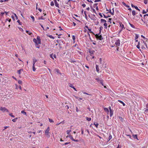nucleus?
<instances>
[{
  "mask_svg": "<svg viewBox=\"0 0 148 148\" xmlns=\"http://www.w3.org/2000/svg\"><path fill=\"white\" fill-rule=\"evenodd\" d=\"M50 128L49 127H48L47 128V129L45 131V134L46 135V136L48 138H49L50 136Z\"/></svg>",
  "mask_w": 148,
  "mask_h": 148,
  "instance_id": "1",
  "label": "nucleus"
},
{
  "mask_svg": "<svg viewBox=\"0 0 148 148\" xmlns=\"http://www.w3.org/2000/svg\"><path fill=\"white\" fill-rule=\"evenodd\" d=\"M0 110L3 112H8L9 110L5 107H1L0 108Z\"/></svg>",
  "mask_w": 148,
  "mask_h": 148,
  "instance_id": "2",
  "label": "nucleus"
},
{
  "mask_svg": "<svg viewBox=\"0 0 148 148\" xmlns=\"http://www.w3.org/2000/svg\"><path fill=\"white\" fill-rule=\"evenodd\" d=\"M140 23L142 25H144L146 23H147L146 21H144V20L141 18V20L140 21Z\"/></svg>",
  "mask_w": 148,
  "mask_h": 148,
  "instance_id": "3",
  "label": "nucleus"
},
{
  "mask_svg": "<svg viewBox=\"0 0 148 148\" xmlns=\"http://www.w3.org/2000/svg\"><path fill=\"white\" fill-rule=\"evenodd\" d=\"M143 18L144 20V21L147 22V21L148 19V14L144 15V16Z\"/></svg>",
  "mask_w": 148,
  "mask_h": 148,
  "instance_id": "4",
  "label": "nucleus"
},
{
  "mask_svg": "<svg viewBox=\"0 0 148 148\" xmlns=\"http://www.w3.org/2000/svg\"><path fill=\"white\" fill-rule=\"evenodd\" d=\"M119 24L120 25V26L121 28L119 32H121L122 31L123 29L124 28H124V25L122 23H121V22Z\"/></svg>",
  "mask_w": 148,
  "mask_h": 148,
  "instance_id": "5",
  "label": "nucleus"
},
{
  "mask_svg": "<svg viewBox=\"0 0 148 148\" xmlns=\"http://www.w3.org/2000/svg\"><path fill=\"white\" fill-rule=\"evenodd\" d=\"M95 36L97 39H98L100 40H102V36L101 35H99V34H96Z\"/></svg>",
  "mask_w": 148,
  "mask_h": 148,
  "instance_id": "6",
  "label": "nucleus"
},
{
  "mask_svg": "<svg viewBox=\"0 0 148 148\" xmlns=\"http://www.w3.org/2000/svg\"><path fill=\"white\" fill-rule=\"evenodd\" d=\"M115 44L116 46H119L120 45V40L119 39L117 40L115 42Z\"/></svg>",
  "mask_w": 148,
  "mask_h": 148,
  "instance_id": "7",
  "label": "nucleus"
},
{
  "mask_svg": "<svg viewBox=\"0 0 148 148\" xmlns=\"http://www.w3.org/2000/svg\"><path fill=\"white\" fill-rule=\"evenodd\" d=\"M54 2V3L55 4V5L56 7H58V8H59V4L57 2L56 0H53Z\"/></svg>",
  "mask_w": 148,
  "mask_h": 148,
  "instance_id": "8",
  "label": "nucleus"
},
{
  "mask_svg": "<svg viewBox=\"0 0 148 148\" xmlns=\"http://www.w3.org/2000/svg\"><path fill=\"white\" fill-rule=\"evenodd\" d=\"M85 27L86 28L88 29V30L89 31V32L90 33H93V32L92 31H91V28H89L88 27L87 25H85Z\"/></svg>",
  "mask_w": 148,
  "mask_h": 148,
  "instance_id": "9",
  "label": "nucleus"
},
{
  "mask_svg": "<svg viewBox=\"0 0 148 148\" xmlns=\"http://www.w3.org/2000/svg\"><path fill=\"white\" fill-rule=\"evenodd\" d=\"M109 109L110 113V116L111 117L113 115V111L111 109V107H110Z\"/></svg>",
  "mask_w": 148,
  "mask_h": 148,
  "instance_id": "10",
  "label": "nucleus"
},
{
  "mask_svg": "<svg viewBox=\"0 0 148 148\" xmlns=\"http://www.w3.org/2000/svg\"><path fill=\"white\" fill-rule=\"evenodd\" d=\"M37 61V60L36 59V58L34 57L33 58V65H35L36 62Z\"/></svg>",
  "mask_w": 148,
  "mask_h": 148,
  "instance_id": "11",
  "label": "nucleus"
},
{
  "mask_svg": "<svg viewBox=\"0 0 148 148\" xmlns=\"http://www.w3.org/2000/svg\"><path fill=\"white\" fill-rule=\"evenodd\" d=\"M131 6L132 7L134 8L136 10L140 11V10L138 8V7L137 6L134 5L133 4H132Z\"/></svg>",
  "mask_w": 148,
  "mask_h": 148,
  "instance_id": "12",
  "label": "nucleus"
},
{
  "mask_svg": "<svg viewBox=\"0 0 148 148\" xmlns=\"http://www.w3.org/2000/svg\"><path fill=\"white\" fill-rule=\"evenodd\" d=\"M96 70L97 72L98 73L99 72V67L98 65H96Z\"/></svg>",
  "mask_w": 148,
  "mask_h": 148,
  "instance_id": "13",
  "label": "nucleus"
},
{
  "mask_svg": "<svg viewBox=\"0 0 148 148\" xmlns=\"http://www.w3.org/2000/svg\"><path fill=\"white\" fill-rule=\"evenodd\" d=\"M140 45H141V43L140 42H139L138 43V45H136L137 48L138 49L140 48Z\"/></svg>",
  "mask_w": 148,
  "mask_h": 148,
  "instance_id": "14",
  "label": "nucleus"
},
{
  "mask_svg": "<svg viewBox=\"0 0 148 148\" xmlns=\"http://www.w3.org/2000/svg\"><path fill=\"white\" fill-rule=\"evenodd\" d=\"M95 51H89V53H90V55L91 56H93L94 55V53L93 52H94Z\"/></svg>",
  "mask_w": 148,
  "mask_h": 148,
  "instance_id": "15",
  "label": "nucleus"
},
{
  "mask_svg": "<svg viewBox=\"0 0 148 148\" xmlns=\"http://www.w3.org/2000/svg\"><path fill=\"white\" fill-rule=\"evenodd\" d=\"M118 101L121 103H122L123 106H125V103L123 101L120 100H118Z\"/></svg>",
  "mask_w": 148,
  "mask_h": 148,
  "instance_id": "16",
  "label": "nucleus"
},
{
  "mask_svg": "<svg viewBox=\"0 0 148 148\" xmlns=\"http://www.w3.org/2000/svg\"><path fill=\"white\" fill-rule=\"evenodd\" d=\"M26 32L28 34H29V35H31L32 34V33L30 32V31H28V30H26Z\"/></svg>",
  "mask_w": 148,
  "mask_h": 148,
  "instance_id": "17",
  "label": "nucleus"
},
{
  "mask_svg": "<svg viewBox=\"0 0 148 148\" xmlns=\"http://www.w3.org/2000/svg\"><path fill=\"white\" fill-rule=\"evenodd\" d=\"M101 23H106V21L104 19H101Z\"/></svg>",
  "mask_w": 148,
  "mask_h": 148,
  "instance_id": "18",
  "label": "nucleus"
},
{
  "mask_svg": "<svg viewBox=\"0 0 148 148\" xmlns=\"http://www.w3.org/2000/svg\"><path fill=\"white\" fill-rule=\"evenodd\" d=\"M23 69H21L20 70H18L17 71V73L18 74L20 75L21 74V71H23Z\"/></svg>",
  "mask_w": 148,
  "mask_h": 148,
  "instance_id": "19",
  "label": "nucleus"
},
{
  "mask_svg": "<svg viewBox=\"0 0 148 148\" xmlns=\"http://www.w3.org/2000/svg\"><path fill=\"white\" fill-rule=\"evenodd\" d=\"M129 24L130 25V26L132 27V28H134V29H136L135 27V26L133 25V24L130 23H129Z\"/></svg>",
  "mask_w": 148,
  "mask_h": 148,
  "instance_id": "20",
  "label": "nucleus"
},
{
  "mask_svg": "<svg viewBox=\"0 0 148 148\" xmlns=\"http://www.w3.org/2000/svg\"><path fill=\"white\" fill-rule=\"evenodd\" d=\"M21 113L24 114L25 116H27V113L25 112L24 110H22L21 111Z\"/></svg>",
  "mask_w": 148,
  "mask_h": 148,
  "instance_id": "21",
  "label": "nucleus"
},
{
  "mask_svg": "<svg viewBox=\"0 0 148 148\" xmlns=\"http://www.w3.org/2000/svg\"><path fill=\"white\" fill-rule=\"evenodd\" d=\"M104 110L106 112H107V113H108L109 112V111L108 109L106 108H104Z\"/></svg>",
  "mask_w": 148,
  "mask_h": 148,
  "instance_id": "22",
  "label": "nucleus"
},
{
  "mask_svg": "<svg viewBox=\"0 0 148 148\" xmlns=\"http://www.w3.org/2000/svg\"><path fill=\"white\" fill-rule=\"evenodd\" d=\"M45 19V18H43V16H41L40 17H39L38 18V20H44Z\"/></svg>",
  "mask_w": 148,
  "mask_h": 148,
  "instance_id": "23",
  "label": "nucleus"
},
{
  "mask_svg": "<svg viewBox=\"0 0 148 148\" xmlns=\"http://www.w3.org/2000/svg\"><path fill=\"white\" fill-rule=\"evenodd\" d=\"M134 137V138H136V139L137 140H138V136H137V134H135V135H132Z\"/></svg>",
  "mask_w": 148,
  "mask_h": 148,
  "instance_id": "24",
  "label": "nucleus"
},
{
  "mask_svg": "<svg viewBox=\"0 0 148 148\" xmlns=\"http://www.w3.org/2000/svg\"><path fill=\"white\" fill-rule=\"evenodd\" d=\"M35 65H33L32 70L34 71H36V69L35 68Z\"/></svg>",
  "mask_w": 148,
  "mask_h": 148,
  "instance_id": "25",
  "label": "nucleus"
},
{
  "mask_svg": "<svg viewBox=\"0 0 148 148\" xmlns=\"http://www.w3.org/2000/svg\"><path fill=\"white\" fill-rule=\"evenodd\" d=\"M86 119L88 121H90L91 120V119L90 118H88L87 117H86Z\"/></svg>",
  "mask_w": 148,
  "mask_h": 148,
  "instance_id": "26",
  "label": "nucleus"
},
{
  "mask_svg": "<svg viewBox=\"0 0 148 148\" xmlns=\"http://www.w3.org/2000/svg\"><path fill=\"white\" fill-rule=\"evenodd\" d=\"M49 122L51 123H53L54 122L50 118L49 119Z\"/></svg>",
  "mask_w": 148,
  "mask_h": 148,
  "instance_id": "27",
  "label": "nucleus"
},
{
  "mask_svg": "<svg viewBox=\"0 0 148 148\" xmlns=\"http://www.w3.org/2000/svg\"><path fill=\"white\" fill-rule=\"evenodd\" d=\"M33 41V42H34L36 45L38 44L37 40L35 38L34 39Z\"/></svg>",
  "mask_w": 148,
  "mask_h": 148,
  "instance_id": "28",
  "label": "nucleus"
},
{
  "mask_svg": "<svg viewBox=\"0 0 148 148\" xmlns=\"http://www.w3.org/2000/svg\"><path fill=\"white\" fill-rule=\"evenodd\" d=\"M148 11V10L147 9L146 10V11L144 10L143 11V14H146Z\"/></svg>",
  "mask_w": 148,
  "mask_h": 148,
  "instance_id": "29",
  "label": "nucleus"
},
{
  "mask_svg": "<svg viewBox=\"0 0 148 148\" xmlns=\"http://www.w3.org/2000/svg\"><path fill=\"white\" fill-rule=\"evenodd\" d=\"M112 138V135L111 134H110L109 136L108 141L110 140Z\"/></svg>",
  "mask_w": 148,
  "mask_h": 148,
  "instance_id": "30",
  "label": "nucleus"
},
{
  "mask_svg": "<svg viewBox=\"0 0 148 148\" xmlns=\"http://www.w3.org/2000/svg\"><path fill=\"white\" fill-rule=\"evenodd\" d=\"M132 15L134 16L136 14V12L134 10H133L132 12Z\"/></svg>",
  "mask_w": 148,
  "mask_h": 148,
  "instance_id": "31",
  "label": "nucleus"
},
{
  "mask_svg": "<svg viewBox=\"0 0 148 148\" xmlns=\"http://www.w3.org/2000/svg\"><path fill=\"white\" fill-rule=\"evenodd\" d=\"M94 125L96 127V128L98 127V126L99 125V124L98 123H94Z\"/></svg>",
  "mask_w": 148,
  "mask_h": 148,
  "instance_id": "32",
  "label": "nucleus"
},
{
  "mask_svg": "<svg viewBox=\"0 0 148 148\" xmlns=\"http://www.w3.org/2000/svg\"><path fill=\"white\" fill-rule=\"evenodd\" d=\"M71 131V130H67L66 131V133L68 134H69L70 132Z\"/></svg>",
  "mask_w": 148,
  "mask_h": 148,
  "instance_id": "33",
  "label": "nucleus"
},
{
  "mask_svg": "<svg viewBox=\"0 0 148 148\" xmlns=\"http://www.w3.org/2000/svg\"><path fill=\"white\" fill-rule=\"evenodd\" d=\"M103 25L105 27V29H107V23H105Z\"/></svg>",
  "mask_w": 148,
  "mask_h": 148,
  "instance_id": "34",
  "label": "nucleus"
},
{
  "mask_svg": "<svg viewBox=\"0 0 148 148\" xmlns=\"http://www.w3.org/2000/svg\"><path fill=\"white\" fill-rule=\"evenodd\" d=\"M138 35L137 34H136V35H135V40H136L137 39H138Z\"/></svg>",
  "mask_w": 148,
  "mask_h": 148,
  "instance_id": "35",
  "label": "nucleus"
},
{
  "mask_svg": "<svg viewBox=\"0 0 148 148\" xmlns=\"http://www.w3.org/2000/svg\"><path fill=\"white\" fill-rule=\"evenodd\" d=\"M17 119H18L17 118H16L15 119H12V120L13 122H16V121Z\"/></svg>",
  "mask_w": 148,
  "mask_h": 148,
  "instance_id": "36",
  "label": "nucleus"
},
{
  "mask_svg": "<svg viewBox=\"0 0 148 148\" xmlns=\"http://www.w3.org/2000/svg\"><path fill=\"white\" fill-rule=\"evenodd\" d=\"M30 17L32 18V19L33 21H35V18H34V16H31Z\"/></svg>",
  "mask_w": 148,
  "mask_h": 148,
  "instance_id": "37",
  "label": "nucleus"
},
{
  "mask_svg": "<svg viewBox=\"0 0 148 148\" xmlns=\"http://www.w3.org/2000/svg\"><path fill=\"white\" fill-rule=\"evenodd\" d=\"M18 82L19 84H22V82L21 80H18Z\"/></svg>",
  "mask_w": 148,
  "mask_h": 148,
  "instance_id": "38",
  "label": "nucleus"
},
{
  "mask_svg": "<svg viewBox=\"0 0 148 148\" xmlns=\"http://www.w3.org/2000/svg\"><path fill=\"white\" fill-rule=\"evenodd\" d=\"M7 21H8L9 22H10L11 21V19L9 18H7L5 19V22H6Z\"/></svg>",
  "mask_w": 148,
  "mask_h": 148,
  "instance_id": "39",
  "label": "nucleus"
},
{
  "mask_svg": "<svg viewBox=\"0 0 148 148\" xmlns=\"http://www.w3.org/2000/svg\"><path fill=\"white\" fill-rule=\"evenodd\" d=\"M37 42L38 44H40V40L39 39H38L37 38Z\"/></svg>",
  "mask_w": 148,
  "mask_h": 148,
  "instance_id": "40",
  "label": "nucleus"
},
{
  "mask_svg": "<svg viewBox=\"0 0 148 148\" xmlns=\"http://www.w3.org/2000/svg\"><path fill=\"white\" fill-rule=\"evenodd\" d=\"M48 36H49L51 38H52L53 39H54V38L51 35H49Z\"/></svg>",
  "mask_w": 148,
  "mask_h": 148,
  "instance_id": "41",
  "label": "nucleus"
},
{
  "mask_svg": "<svg viewBox=\"0 0 148 148\" xmlns=\"http://www.w3.org/2000/svg\"><path fill=\"white\" fill-rule=\"evenodd\" d=\"M70 136V139L72 140L73 141V140H74V139L73 138L72 136L71 135V136Z\"/></svg>",
  "mask_w": 148,
  "mask_h": 148,
  "instance_id": "42",
  "label": "nucleus"
},
{
  "mask_svg": "<svg viewBox=\"0 0 148 148\" xmlns=\"http://www.w3.org/2000/svg\"><path fill=\"white\" fill-rule=\"evenodd\" d=\"M50 5L51 6H53L54 5V3L53 1H52L51 2V3H50Z\"/></svg>",
  "mask_w": 148,
  "mask_h": 148,
  "instance_id": "43",
  "label": "nucleus"
},
{
  "mask_svg": "<svg viewBox=\"0 0 148 148\" xmlns=\"http://www.w3.org/2000/svg\"><path fill=\"white\" fill-rule=\"evenodd\" d=\"M144 2L145 4H146L147 3V0H144Z\"/></svg>",
  "mask_w": 148,
  "mask_h": 148,
  "instance_id": "44",
  "label": "nucleus"
},
{
  "mask_svg": "<svg viewBox=\"0 0 148 148\" xmlns=\"http://www.w3.org/2000/svg\"><path fill=\"white\" fill-rule=\"evenodd\" d=\"M55 70L58 73H59V70L58 69H55Z\"/></svg>",
  "mask_w": 148,
  "mask_h": 148,
  "instance_id": "45",
  "label": "nucleus"
},
{
  "mask_svg": "<svg viewBox=\"0 0 148 148\" xmlns=\"http://www.w3.org/2000/svg\"><path fill=\"white\" fill-rule=\"evenodd\" d=\"M50 57L51 58H52L53 59H54V58H53V54H50Z\"/></svg>",
  "mask_w": 148,
  "mask_h": 148,
  "instance_id": "46",
  "label": "nucleus"
},
{
  "mask_svg": "<svg viewBox=\"0 0 148 148\" xmlns=\"http://www.w3.org/2000/svg\"><path fill=\"white\" fill-rule=\"evenodd\" d=\"M69 86L70 87H71V88H73V87H74V86H73V85H72V84H70V85H69Z\"/></svg>",
  "mask_w": 148,
  "mask_h": 148,
  "instance_id": "47",
  "label": "nucleus"
},
{
  "mask_svg": "<svg viewBox=\"0 0 148 148\" xmlns=\"http://www.w3.org/2000/svg\"><path fill=\"white\" fill-rule=\"evenodd\" d=\"M111 20H112V19L111 18H109V19L108 20V22H110V23H111V22H112Z\"/></svg>",
  "mask_w": 148,
  "mask_h": 148,
  "instance_id": "48",
  "label": "nucleus"
},
{
  "mask_svg": "<svg viewBox=\"0 0 148 148\" xmlns=\"http://www.w3.org/2000/svg\"><path fill=\"white\" fill-rule=\"evenodd\" d=\"M72 38L73 40L74 41L75 38V36L74 35H73L72 36Z\"/></svg>",
  "mask_w": 148,
  "mask_h": 148,
  "instance_id": "49",
  "label": "nucleus"
},
{
  "mask_svg": "<svg viewBox=\"0 0 148 148\" xmlns=\"http://www.w3.org/2000/svg\"><path fill=\"white\" fill-rule=\"evenodd\" d=\"M10 115L11 117L14 118L15 117L14 115H13L12 113H10L9 114Z\"/></svg>",
  "mask_w": 148,
  "mask_h": 148,
  "instance_id": "50",
  "label": "nucleus"
},
{
  "mask_svg": "<svg viewBox=\"0 0 148 148\" xmlns=\"http://www.w3.org/2000/svg\"><path fill=\"white\" fill-rule=\"evenodd\" d=\"M86 11H84V13L85 14V16L86 17H87V14H86Z\"/></svg>",
  "mask_w": 148,
  "mask_h": 148,
  "instance_id": "51",
  "label": "nucleus"
},
{
  "mask_svg": "<svg viewBox=\"0 0 148 148\" xmlns=\"http://www.w3.org/2000/svg\"><path fill=\"white\" fill-rule=\"evenodd\" d=\"M82 92L84 94H86V95H90L88 93H87L85 92Z\"/></svg>",
  "mask_w": 148,
  "mask_h": 148,
  "instance_id": "52",
  "label": "nucleus"
},
{
  "mask_svg": "<svg viewBox=\"0 0 148 148\" xmlns=\"http://www.w3.org/2000/svg\"><path fill=\"white\" fill-rule=\"evenodd\" d=\"M88 2H90L91 3H93V2L91 0H86Z\"/></svg>",
  "mask_w": 148,
  "mask_h": 148,
  "instance_id": "53",
  "label": "nucleus"
},
{
  "mask_svg": "<svg viewBox=\"0 0 148 148\" xmlns=\"http://www.w3.org/2000/svg\"><path fill=\"white\" fill-rule=\"evenodd\" d=\"M101 1L100 0H95L94 1L95 2H99Z\"/></svg>",
  "mask_w": 148,
  "mask_h": 148,
  "instance_id": "54",
  "label": "nucleus"
},
{
  "mask_svg": "<svg viewBox=\"0 0 148 148\" xmlns=\"http://www.w3.org/2000/svg\"><path fill=\"white\" fill-rule=\"evenodd\" d=\"M84 134V130L82 129H81V134Z\"/></svg>",
  "mask_w": 148,
  "mask_h": 148,
  "instance_id": "55",
  "label": "nucleus"
},
{
  "mask_svg": "<svg viewBox=\"0 0 148 148\" xmlns=\"http://www.w3.org/2000/svg\"><path fill=\"white\" fill-rule=\"evenodd\" d=\"M82 6L84 8L86 7V5L85 4H83L82 5Z\"/></svg>",
  "mask_w": 148,
  "mask_h": 148,
  "instance_id": "56",
  "label": "nucleus"
},
{
  "mask_svg": "<svg viewBox=\"0 0 148 148\" xmlns=\"http://www.w3.org/2000/svg\"><path fill=\"white\" fill-rule=\"evenodd\" d=\"M126 135L127 136H129L130 138H131V136L130 135L126 134Z\"/></svg>",
  "mask_w": 148,
  "mask_h": 148,
  "instance_id": "57",
  "label": "nucleus"
},
{
  "mask_svg": "<svg viewBox=\"0 0 148 148\" xmlns=\"http://www.w3.org/2000/svg\"><path fill=\"white\" fill-rule=\"evenodd\" d=\"M14 16H15L16 18V19H18V17L17 16V15H16V14H14Z\"/></svg>",
  "mask_w": 148,
  "mask_h": 148,
  "instance_id": "58",
  "label": "nucleus"
},
{
  "mask_svg": "<svg viewBox=\"0 0 148 148\" xmlns=\"http://www.w3.org/2000/svg\"><path fill=\"white\" fill-rule=\"evenodd\" d=\"M85 131H87L88 134L90 133V132L88 129H86Z\"/></svg>",
  "mask_w": 148,
  "mask_h": 148,
  "instance_id": "59",
  "label": "nucleus"
},
{
  "mask_svg": "<svg viewBox=\"0 0 148 148\" xmlns=\"http://www.w3.org/2000/svg\"><path fill=\"white\" fill-rule=\"evenodd\" d=\"M76 111L77 112H79V110L78 108L77 107H76Z\"/></svg>",
  "mask_w": 148,
  "mask_h": 148,
  "instance_id": "60",
  "label": "nucleus"
},
{
  "mask_svg": "<svg viewBox=\"0 0 148 148\" xmlns=\"http://www.w3.org/2000/svg\"><path fill=\"white\" fill-rule=\"evenodd\" d=\"M122 3L124 6H127V5L124 2H123Z\"/></svg>",
  "mask_w": 148,
  "mask_h": 148,
  "instance_id": "61",
  "label": "nucleus"
},
{
  "mask_svg": "<svg viewBox=\"0 0 148 148\" xmlns=\"http://www.w3.org/2000/svg\"><path fill=\"white\" fill-rule=\"evenodd\" d=\"M73 141L77 142H78L79 141V140L78 139H77V140L74 139Z\"/></svg>",
  "mask_w": 148,
  "mask_h": 148,
  "instance_id": "62",
  "label": "nucleus"
},
{
  "mask_svg": "<svg viewBox=\"0 0 148 148\" xmlns=\"http://www.w3.org/2000/svg\"><path fill=\"white\" fill-rule=\"evenodd\" d=\"M101 84L103 86V82L102 80H101Z\"/></svg>",
  "mask_w": 148,
  "mask_h": 148,
  "instance_id": "63",
  "label": "nucleus"
},
{
  "mask_svg": "<svg viewBox=\"0 0 148 148\" xmlns=\"http://www.w3.org/2000/svg\"><path fill=\"white\" fill-rule=\"evenodd\" d=\"M141 48L142 49H145V48L143 45L141 46Z\"/></svg>",
  "mask_w": 148,
  "mask_h": 148,
  "instance_id": "64",
  "label": "nucleus"
}]
</instances>
